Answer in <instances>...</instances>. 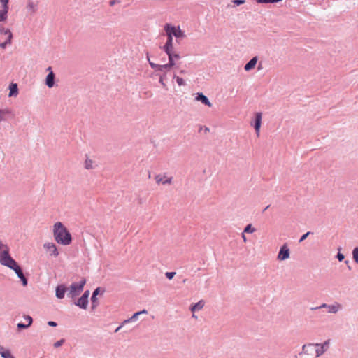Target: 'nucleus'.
I'll list each match as a JSON object with an SVG mask.
<instances>
[{
    "instance_id": "obj_1",
    "label": "nucleus",
    "mask_w": 358,
    "mask_h": 358,
    "mask_svg": "<svg viewBox=\"0 0 358 358\" xmlns=\"http://www.w3.org/2000/svg\"><path fill=\"white\" fill-rule=\"evenodd\" d=\"M53 235L55 240L61 245H68L71 243V235L66 227L60 222H56L53 226Z\"/></svg>"
},
{
    "instance_id": "obj_2",
    "label": "nucleus",
    "mask_w": 358,
    "mask_h": 358,
    "mask_svg": "<svg viewBox=\"0 0 358 358\" xmlns=\"http://www.w3.org/2000/svg\"><path fill=\"white\" fill-rule=\"evenodd\" d=\"M15 261L10 255V249L7 244L0 242V264L3 266H9Z\"/></svg>"
},
{
    "instance_id": "obj_3",
    "label": "nucleus",
    "mask_w": 358,
    "mask_h": 358,
    "mask_svg": "<svg viewBox=\"0 0 358 358\" xmlns=\"http://www.w3.org/2000/svg\"><path fill=\"white\" fill-rule=\"evenodd\" d=\"M330 340L328 339L325 341L323 343H308L305 344L302 347V352L305 354H308V351L306 350V348H310L313 346L319 347V348L315 350L316 357H319L322 356L329 347Z\"/></svg>"
},
{
    "instance_id": "obj_4",
    "label": "nucleus",
    "mask_w": 358,
    "mask_h": 358,
    "mask_svg": "<svg viewBox=\"0 0 358 358\" xmlns=\"http://www.w3.org/2000/svg\"><path fill=\"white\" fill-rule=\"evenodd\" d=\"M85 284V280H82L79 282H73L69 287V291L67 294L69 297L72 299L78 296L83 289V287Z\"/></svg>"
},
{
    "instance_id": "obj_5",
    "label": "nucleus",
    "mask_w": 358,
    "mask_h": 358,
    "mask_svg": "<svg viewBox=\"0 0 358 358\" xmlns=\"http://www.w3.org/2000/svg\"><path fill=\"white\" fill-rule=\"evenodd\" d=\"M7 267L13 270L15 273V274L20 278L24 287H26L27 285L28 280L27 278L24 276L22 268H20V265L17 264L16 261H14L11 264L9 265V266Z\"/></svg>"
},
{
    "instance_id": "obj_6",
    "label": "nucleus",
    "mask_w": 358,
    "mask_h": 358,
    "mask_svg": "<svg viewBox=\"0 0 358 358\" xmlns=\"http://www.w3.org/2000/svg\"><path fill=\"white\" fill-rule=\"evenodd\" d=\"M342 306L341 304L338 303V302H335L334 304L329 305L327 303H322L321 306L317 307H313L310 309L312 310H315L320 308H327L328 312L330 313H336L340 309H341Z\"/></svg>"
},
{
    "instance_id": "obj_7",
    "label": "nucleus",
    "mask_w": 358,
    "mask_h": 358,
    "mask_svg": "<svg viewBox=\"0 0 358 358\" xmlns=\"http://www.w3.org/2000/svg\"><path fill=\"white\" fill-rule=\"evenodd\" d=\"M38 0H27L25 6L26 10L29 15H34L38 10Z\"/></svg>"
},
{
    "instance_id": "obj_8",
    "label": "nucleus",
    "mask_w": 358,
    "mask_h": 358,
    "mask_svg": "<svg viewBox=\"0 0 358 358\" xmlns=\"http://www.w3.org/2000/svg\"><path fill=\"white\" fill-rule=\"evenodd\" d=\"M165 28L169 30L171 34L177 39L185 37L184 31L180 29V27H176L175 26L167 23L165 24Z\"/></svg>"
},
{
    "instance_id": "obj_9",
    "label": "nucleus",
    "mask_w": 358,
    "mask_h": 358,
    "mask_svg": "<svg viewBox=\"0 0 358 358\" xmlns=\"http://www.w3.org/2000/svg\"><path fill=\"white\" fill-rule=\"evenodd\" d=\"M290 250L287 243H284L280 248L277 259L280 261H284L289 258Z\"/></svg>"
},
{
    "instance_id": "obj_10",
    "label": "nucleus",
    "mask_w": 358,
    "mask_h": 358,
    "mask_svg": "<svg viewBox=\"0 0 358 358\" xmlns=\"http://www.w3.org/2000/svg\"><path fill=\"white\" fill-rule=\"evenodd\" d=\"M164 31L166 32L167 40L165 44L162 47V50L166 52L169 53V50L173 49V35L171 34L169 30L164 27Z\"/></svg>"
},
{
    "instance_id": "obj_11",
    "label": "nucleus",
    "mask_w": 358,
    "mask_h": 358,
    "mask_svg": "<svg viewBox=\"0 0 358 358\" xmlns=\"http://www.w3.org/2000/svg\"><path fill=\"white\" fill-rule=\"evenodd\" d=\"M90 295V291L86 290L83 296L78 299V300L75 303V304L79 306L80 308L86 309L88 304V296Z\"/></svg>"
},
{
    "instance_id": "obj_12",
    "label": "nucleus",
    "mask_w": 358,
    "mask_h": 358,
    "mask_svg": "<svg viewBox=\"0 0 358 358\" xmlns=\"http://www.w3.org/2000/svg\"><path fill=\"white\" fill-rule=\"evenodd\" d=\"M46 71H48V74L47 75L45 78V85L49 88H52L55 85V75L52 71L51 66L48 67Z\"/></svg>"
},
{
    "instance_id": "obj_13",
    "label": "nucleus",
    "mask_w": 358,
    "mask_h": 358,
    "mask_svg": "<svg viewBox=\"0 0 358 358\" xmlns=\"http://www.w3.org/2000/svg\"><path fill=\"white\" fill-rule=\"evenodd\" d=\"M262 113L257 112L255 114V120L254 123H252V125L254 127L256 134L257 136H259V131L262 124Z\"/></svg>"
},
{
    "instance_id": "obj_14",
    "label": "nucleus",
    "mask_w": 358,
    "mask_h": 358,
    "mask_svg": "<svg viewBox=\"0 0 358 358\" xmlns=\"http://www.w3.org/2000/svg\"><path fill=\"white\" fill-rule=\"evenodd\" d=\"M43 248L51 256L56 257L59 255V252L55 243H45Z\"/></svg>"
},
{
    "instance_id": "obj_15",
    "label": "nucleus",
    "mask_w": 358,
    "mask_h": 358,
    "mask_svg": "<svg viewBox=\"0 0 358 358\" xmlns=\"http://www.w3.org/2000/svg\"><path fill=\"white\" fill-rule=\"evenodd\" d=\"M195 100L197 101H201L203 104L205 106H207L208 107H211L212 104L210 101H209L208 98L204 95L202 92H198L196 94Z\"/></svg>"
},
{
    "instance_id": "obj_16",
    "label": "nucleus",
    "mask_w": 358,
    "mask_h": 358,
    "mask_svg": "<svg viewBox=\"0 0 358 358\" xmlns=\"http://www.w3.org/2000/svg\"><path fill=\"white\" fill-rule=\"evenodd\" d=\"M258 61V57L257 56L252 57L249 62H248L245 66L244 69L245 71H250V70L253 69Z\"/></svg>"
},
{
    "instance_id": "obj_17",
    "label": "nucleus",
    "mask_w": 358,
    "mask_h": 358,
    "mask_svg": "<svg viewBox=\"0 0 358 358\" xmlns=\"http://www.w3.org/2000/svg\"><path fill=\"white\" fill-rule=\"evenodd\" d=\"M172 177L168 178L166 180L163 179L161 175H157L155 176V180L157 184L170 185L172 182Z\"/></svg>"
},
{
    "instance_id": "obj_18",
    "label": "nucleus",
    "mask_w": 358,
    "mask_h": 358,
    "mask_svg": "<svg viewBox=\"0 0 358 358\" xmlns=\"http://www.w3.org/2000/svg\"><path fill=\"white\" fill-rule=\"evenodd\" d=\"M9 94H8V96L9 97H12V96H17V94H18V87H17V85L16 83H11L10 85H9Z\"/></svg>"
},
{
    "instance_id": "obj_19",
    "label": "nucleus",
    "mask_w": 358,
    "mask_h": 358,
    "mask_svg": "<svg viewBox=\"0 0 358 358\" xmlns=\"http://www.w3.org/2000/svg\"><path fill=\"white\" fill-rule=\"evenodd\" d=\"M66 292V287L64 285H59L56 288V296L58 299H63Z\"/></svg>"
},
{
    "instance_id": "obj_20",
    "label": "nucleus",
    "mask_w": 358,
    "mask_h": 358,
    "mask_svg": "<svg viewBox=\"0 0 358 358\" xmlns=\"http://www.w3.org/2000/svg\"><path fill=\"white\" fill-rule=\"evenodd\" d=\"M204 304H205L204 301L201 300V301H198L197 303L192 304L190 306V310L194 313L196 310H201L203 308Z\"/></svg>"
},
{
    "instance_id": "obj_21",
    "label": "nucleus",
    "mask_w": 358,
    "mask_h": 358,
    "mask_svg": "<svg viewBox=\"0 0 358 358\" xmlns=\"http://www.w3.org/2000/svg\"><path fill=\"white\" fill-rule=\"evenodd\" d=\"M105 288L99 287L94 290L92 295L91 296H93V298L94 299L95 297H97L99 295L102 296L105 293Z\"/></svg>"
},
{
    "instance_id": "obj_22",
    "label": "nucleus",
    "mask_w": 358,
    "mask_h": 358,
    "mask_svg": "<svg viewBox=\"0 0 358 358\" xmlns=\"http://www.w3.org/2000/svg\"><path fill=\"white\" fill-rule=\"evenodd\" d=\"M8 9L2 8L0 10V22H4L8 17Z\"/></svg>"
},
{
    "instance_id": "obj_23",
    "label": "nucleus",
    "mask_w": 358,
    "mask_h": 358,
    "mask_svg": "<svg viewBox=\"0 0 358 358\" xmlns=\"http://www.w3.org/2000/svg\"><path fill=\"white\" fill-rule=\"evenodd\" d=\"M139 315H140V313H138V312L135 313L131 317L124 320V322H122V324H125L127 323L136 321L138 319Z\"/></svg>"
},
{
    "instance_id": "obj_24",
    "label": "nucleus",
    "mask_w": 358,
    "mask_h": 358,
    "mask_svg": "<svg viewBox=\"0 0 358 358\" xmlns=\"http://www.w3.org/2000/svg\"><path fill=\"white\" fill-rule=\"evenodd\" d=\"M12 38H13V35H9L8 36H7L6 40L4 42L0 43V48H6V47L8 45L11 44Z\"/></svg>"
},
{
    "instance_id": "obj_25",
    "label": "nucleus",
    "mask_w": 358,
    "mask_h": 358,
    "mask_svg": "<svg viewBox=\"0 0 358 358\" xmlns=\"http://www.w3.org/2000/svg\"><path fill=\"white\" fill-rule=\"evenodd\" d=\"M171 70V68L168 66V65L166 64H159L157 68V71L162 72V73H166V71H169Z\"/></svg>"
},
{
    "instance_id": "obj_26",
    "label": "nucleus",
    "mask_w": 358,
    "mask_h": 358,
    "mask_svg": "<svg viewBox=\"0 0 358 358\" xmlns=\"http://www.w3.org/2000/svg\"><path fill=\"white\" fill-rule=\"evenodd\" d=\"M0 34H5V35H7V36H8L9 35H13L11 31H10V29H6L3 24H1V22H0Z\"/></svg>"
},
{
    "instance_id": "obj_27",
    "label": "nucleus",
    "mask_w": 358,
    "mask_h": 358,
    "mask_svg": "<svg viewBox=\"0 0 358 358\" xmlns=\"http://www.w3.org/2000/svg\"><path fill=\"white\" fill-rule=\"evenodd\" d=\"M168 55L169 62L166 64L171 69L176 66V61L172 58L171 55L169 53H166Z\"/></svg>"
},
{
    "instance_id": "obj_28",
    "label": "nucleus",
    "mask_w": 358,
    "mask_h": 358,
    "mask_svg": "<svg viewBox=\"0 0 358 358\" xmlns=\"http://www.w3.org/2000/svg\"><path fill=\"white\" fill-rule=\"evenodd\" d=\"M168 55L169 62L166 64L171 69L176 66V61L172 58L171 55L169 53H166Z\"/></svg>"
},
{
    "instance_id": "obj_29",
    "label": "nucleus",
    "mask_w": 358,
    "mask_h": 358,
    "mask_svg": "<svg viewBox=\"0 0 358 358\" xmlns=\"http://www.w3.org/2000/svg\"><path fill=\"white\" fill-rule=\"evenodd\" d=\"M146 57H147V59H148V61L149 62V64H150V67L152 69H154L155 72H157V68H158L159 64H155V63H154V62H151L150 60V57H149V53L148 52L146 53Z\"/></svg>"
},
{
    "instance_id": "obj_30",
    "label": "nucleus",
    "mask_w": 358,
    "mask_h": 358,
    "mask_svg": "<svg viewBox=\"0 0 358 358\" xmlns=\"http://www.w3.org/2000/svg\"><path fill=\"white\" fill-rule=\"evenodd\" d=\"M0 355L3 358H15L8 350H3L2 352H0Z\"/></svg>"
},
{
    "instance_id": "obj_31",
    "label": "nucleus",
    "mask_w": 358,
    "mask_h": 358,
    "mask_svg": "<svg viewBox=\"0 0 358 358\" xmlns=\"http://www.w3.org/2000/svg\"><path fill=\"white\" fill-rule=\"evenodd\" d=\"M255 229L252 226L251 224H248L245 226L243 233L252 234L255 231Z\"/></svg>"
},
{
    "instance_id": "obj_32",
    "label": "nucleus",
    "mask_w": 358,
    "mask_h": 358,
    "mask_svg": "<svg viewBox=\"0 0 358 358\" xmlns=\"http://www.w3.org/2000/svg\"><path fill=\"white\" fill-rule=\"evenodd\" d=\"M169 53L171 55L172 58L175 60L181 58V56L179 54V52L175 51L173 49L169 50Z\"/></svg>"
},
{
    "instance_id": "obj_33",
    "label": "nucleus",
    "mask_w": 358,
    "mask_h": 358,
    "mask_svg": "<svg viewBox=\"0 0 358 358\" xmlns=\"http://www.w3.org/2000/svg\"><path fill=\"white\" fill-rule=\"evenodd\" d=\"M282 0H256L258 3H275L282 1Z\"/></svg>"
},
{
    "instance_id": "obj_34",
    "label": "nucleus",
    "mask_w": 358,
    "mask_h": 358,
    "mask_svg": "<svg viewBox=\"0 0 358 358\" xmlns=\"http://www.w3.org/2000/svg\"><path fill=\"white\" fill-rule=\"evenodd\" d=\"M91 302H92L91 309H92V310L96 308L99 305V302L97 297H95L94 299L93 296H91Z\"/></svg>"
},
{
    "instance_id": "obj_35",
    "label": "nucleus",
    "mask_w": 358,
    "mask_h": 358,
    "mask_svg": "<svg viewBox=\"0 0 358 358\" xmlns=\"http://www.w3.org/2000/svg\"><path fill=\"white\" fill-rule=\"evenodd\" d=\"M353 260L358 264V247H355L352 250Z\"/></svg>"
},
{
    "instance_id": "obj_36",
    "label": "nucleus",
    "mask_w": 358,
    "mask_h": 358,
    "mask_svg": "<svg viewBox=\"0 0 358 358\" xmlns=\"http://www.w3.org/2000/svg\"><path fill=\"white\" fill-rule=\"evenodd\" d=\"M173 78L176 79V83H178V85L179 86H182V85H185V83L184 80L182 78L176 75H174Z\"/></svg>"
},
{
    "instance_id": "obj_37",
    "label": "nucleus",
    "mask_w": 358,
    "mask_h": 358,
    "mask_svg": "<svg viewBox=\"0 0 358 358\" xmlns=\"http://www.w3.org/2000/svg\"><path fill=\"white\" fill-rule=\"evenodd\" d=\"M166 73L159 74V82L162 85V86L164 87H166V84L164 83V80L166 78Z\"/></svg>"
},
{
    "instance_id": "obj_38",
    "label": "nucleus",
    "mask_w": 358,
    "mask_h": 358,
    "mask_svg": "<svg viewBox=\"0 0 358 358\" xmlns=\"http://www.w3.org/2000/svg\"><path fill=\"white\" fill-rule=\"evenodd\" d=\"M341 250V248H338V252L337 253V255L336 257L339 262H342L345 259L344 255L343 253L340 252Z\"/></svg>"
},
{
    "instance_id": "obj_39",
    "label": "nucleus",
    "mask_w": 358,
    "mask_h": 358,
    "mask_svg": "<svg viewBox=\"0 0 358 358\" xmlns=\"http://www.w3.org/2000/svg\"><path fill=\"white\" fill-rule=\"evenodd\" d=\"M8 113V110L0 109V122L4 120V115Z\"/></svg>"
},
{
    "instance_id": "obj_40",
    "label": "nucleus",
    "mask_w": 358,
    "mask_h": 358,
    "mask_svg": "<svg viewBox=\"0 0 358 358\" xmlns=\"http://www.w3.org/2000/svg\"><path fill=\"white\" fill-rule=\"evenodd\" d=\"M313 234L312 231H308V232H306V234H303V235L301 236V238H300V239H299V243L303 242V241H305V240L307 238V237H308L310 234Z\"/></svg>"
},
{
    "instance_id": "obj_41",
    "label": "nucleus",
    "mask_w": 358,
    "mask_h": 358,
    "mask_svg": "<svg viewBox=\"0 0 358 358\" xmlns=\"http://www.w3.org/2000/svg\"><path fill=\"white\" fill-rule=\"evenodd\" d=\"M24 318L27 322V326H31V324H32V322H33L31 317L29 315H24Z\"/></svg>"
},
{
    "instance_id": "obj_42",
    "label": "nucleus",
    "mask_w": 358,
    "mask_h": 358,
    "mask_svg": "<svg viewBox=\"0 0 358 358\" xmlns=\"http://www.w3.org/2000/svg\"><path fill=\"white\" fill-rule=\"evenodd\" d=\"M165 275L169 280H171L176 275V272H166Z\"/></svg>"
},
{
    "instance_id": "obj_43",
    "label": "nucleus",
    "mask_w": 358,
    "mask_h": 358,
    "mask_svg": "<svg viewBox=\"0 0 358 358\" xmlns=\"http://www.w3.org/2000/svg\"><path fill=\"white\" fill-rule=\"evenodd\" d=\"M8 1L9 0H0V2L2 3L3 8L8 10Z\"/></svg>"
},
{
    "instance_id": "obj_44",
    "label": "nucleus",
    "mask_w": 358,
    "mask_h": 358,
    "mask_svg": "<svg viewBox=\"0 0 358 358\" xmlns=\"http://www.w3.org/2000/svg\"><path fill=\"white\" fill-rule=\"evenodd\" d=\"M64 343V339H60L59 341H57V342H55L54 343V347L55 348H59L60 347L63 343Z\"/></svg>"
},
{
    "instance_id": "obj_45",
    "label": "nucleus",
    "mask_w": 358,
    "mask_h": 358,
    "mask_svg": "<svg viewBox=\"0 0 358 358\" xmlns=\"http://www.w3.org/2000/svg\"><path fill=\"white\" fill-rule=\"evenodd\" d=\"M233 2L236 6H240V5L243 4L245 2V0H234Z\"/></svg>"
},
{
    "instance_id": "obj_46",
    "label": "nucleus",
    "mask_w": 358,
    "mask_h": 358,
    "mask_svg": "<svg viewBox=\"0 0 358 358\" xmlns=\"http://www.w3.org/2000/svg\"><path fill=\"white\" fill-rule=\"evenodd\" d=\"M29 326H27V324H24L23 323H18L17 324V327L19 329H27L28 328Z\"/></svg>"
},
{
    "instance_id": "obj_47",
    "label": "nucleus",
    "mask_w": 358,
    "mask_h": 358,
    "mask_svg": "<svg viewBox=\"0 0 358 358\" xmlns=\"http://www.w3.org/2000/svg\"><path fill=\"white\" fill-rule=\"evenodd\" d=\"M120 0H110L109 1V5L110 6H113L115 4H116L117 3H120Z\"/></svg>"
},
{
    "instance_id": "obj_48",
    "label": "nucleus",
    "mask_w": 358,
    "mask_h": 358,
    "mask_svg": "<svg viewBox=\"0 0 358 358\" xmlns=\"http://www.w3.org/2000/svg\"><path fill=\"white\" fill-rule=\"evenodd\" d=\"M48 324L49 326H51V327H56L57 325V324L55 322H53V321H49L48 322Z\"/></svg>"
},
{
    "instance_id": "obj_49",
    "label": "nucleus",
    "mask_w": 358,
    "mask_h": 358,
    "mask_svg": "<svg viewBox=\"0 0 358 358\" xmlns=\"http://www.w3.org/2000/svg\"><path fill=\"white\" fill-rule=\"evenodd\" d=\"M85 167L87 169H90V164H88V159L87 158L85 159Z\"/></svg>"
},
{
    "instance_id": "obj_50",
    "label": "nucleus",
    "mask_w": 358,
    "mask_h": 358,
    "mask_svg": "<svg viewBox=\"0 0 358 358\" xmlns=\"http://www.w3.org/2000/svg\"><path fill=\"white\" fill-rule=\"evenodd\" d=\"M203 131L206 134V133H208L210 131V129L208 127H203Z\"/></svg>"
},
{
    "instance_id": "obj_51",
    "label": "nucleus",
    "mask_w": 358,
    "mask_h": 358,
    "mask_svg": "<svg viewBox=\"0 0 358 358\" xmlns=\"http://www.w3.org/2000/svg\"><path fill=\"white\" fill-rule=\"evenodd\" d=\"M138 313H140V315H142V314H147L148 311L146 310L143 309L141 311H138Z\"/></svg>"
},
{
    "instance_id": "obj_52",
    "label": "nucleus",
    "mask_w": 358,
    "mask_h": 358,
    "mask_svg": "<svg viewBox=\"0 0 358 358\" xmlns=\"http://www.w3.org/2000/svg\"><path fill=\"white\" fill-rule=\"evenodd\" d=\"M123 325H124V324H122L121 325H120L119 327H117L116 328V329L115 330V332H118V331H120V329L122 328V327Z\"/></svg>"
},
{
    "instance_id": "obj_53",
    "label": "nucleus",
    "mask_w": 358,
    "mask_h": 358,
    "mask_svg": "<svg viewBox=\"0 0 358 358\" xmlns=\"http://www.w3.org/2000/svg\"><path fill=\"white\" fill-rule=\"evenodd\" d=\"M242 238L244 240V241H246V237H245L244 233L242 234Z\"/></svg>"
},
{
    "instance_id": "obj_54",
    "label": "nucleus",
    "mask_w": 358,
    "mask_h": 358,
    "mask_svg": "<svg viewBox=\"0 0 358 358\" xmlns=\"http://www.w3.org/2000/svg\"><path fill=\"white\" fill-rule=\"evenodd\" d=\"M270 207V205L267 206L264 210L263 213L265 212L268 208Z\"/></svg>"
},
{
    "instance_id": "obj_55",
    "label": "nucleus",
    "mask_w": 358,
    "mask_h": 358,
    "mask_svg": "<svg viewBox=\"0 0 358 358\" xmlns=\"http://www.w3.org/2000/svg\"><path fill=\"white\" fill-rule=\"evenodd\" d=\"M185 73V70H180V74H183V73Z\"/></svg>"
},
{
    "instance_id": "obj_56",
    "label": "nucleus",
    "mask_w": 358,
    "mask_h": 358,
    "mask_svg": "<svg viewBox=\"0 0 358 358\" xmlns=\"http://www.w3.org/2000/svg\"><path fill=\"white\" fill-rule=\"evenodd\" d=\"M3 350H5L3 347H0V352H2Z\"/></svg>"
},
{
    "instance_id": "obj_57",
    "label": "nucleus",
    "mask_w": 358,
    "mask_h": 358,
    "mask_svg": "<svg viewBox=\"0 0 358 358\" xmlns=\"http://www.w3.org/2000/svg\"><path fill=\"white\" fill-rule=\"evenodd\" d=\"M203 129V127H200L199 131L200 132V131H202Z\"/></svg>"
},
{
    "instance_id": "obj_58",
    "label": "nucleus",
    "mask_w": 358,
    "mask_h": 358,
    "mask_svg": "<svg viewBox=\"0 0 358 358\" xmlns=\"http://www.w3.org/2000/svg\"><path fill=\"white\" fill-rule=\"evenodd\" d=\"M261 68H262L261 63H259L258 65V69H260Z\"/></svg>"
},
{
    "instance_id": "obj_59",
    "label": "nucleus",
    "mask_w": 358,
    "mask_h": 358,
    "mask_svg": "<svg viewBox=\"0 0 358 358\" xmlns=\"http://www.w3.org/2000/svg\"><path fill=\"white\" fill-rule=\"evenodd\" d=\"M186 282H187V279H184V280H182V282H183V283H185Z\"/></svg>"
},
{
    "instance_id": "obj_60",
    "label": "nucleus",
    "mask_w": 358,
    "mask_h": 358,
    "mask_svg": "<svg viewBox=\"0 0 358 358\" xmlns=\"http://www.w3.org/2000/svg\"><path fill=\"white\" fill-rule=\"evenodd\" d=\"M345 263L346 264H348L349 261H348V260H346V261H345Z\"/></svg>"
},
{
    "instance_id": "obj_61",
    "label": "nucleus",
    "mask_w": 358,
    "mask_h": 358,
    "mask_svg": "<svg viewBox=\"0 0 358 358\" xmlns=\"http://www.w3.org/2000/svg\"><path fill=\"white\" fill-rule=\"evenodd\" d=\"M295 358H296V357H295Z\"/></svg>"
}]
</instances>
